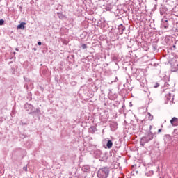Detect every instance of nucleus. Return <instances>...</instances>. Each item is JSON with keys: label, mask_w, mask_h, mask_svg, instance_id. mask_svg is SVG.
Returning a JSON list of instances; mask_svg holds the SVG:
<instances>
[{"label": "nucleus", "mask_w": 178, "mask_h": 178, "mask_svg": "<svg viewBox=\"0 0 178 178\" xmlns=\"http://www.w3.org/2000/svg\"><path fill=\"white\" fill-rule=\"evenodd\" d=\"M172 48L175 49L176 48V45H173Z\"/></svg>", "instance_id": "nucleus-24"}, {"label": "nucleus", "mask_w": 178, "mask_h": 178, "mask_svg": "<svg viewBox=\"0 0 178 178\" xmlns=\"http://www.w3.org/2000/svg\"><path fill=\"white\" fill-rule=\"evenodd\" d=\"M156 88L159 87V84L156 83V86H154Z\"/></svg>", "instance_id": "nucleus-22"}, {"label": "nucleus", "mask_w": 178, "mask_h": 178, "mask_svg": "<svg viewBox=\"0 0 178 178\" xmlns=\"http://www.w3.org/2000/svg\"><path fill=\"white\" fill-rule=\"evenodd\" d=\"M113 146V143L112 142V140H108L106 143L107 148H108V149H111V148H112Z\"/></svg>", "instance_id": "nucleus-10"}, {"label": "nucleus", "mask_w": 178, "mask_h": 178, "mask_svg": "<svg viewBox=\"0 0 178 178\" xmlns=\"http://www.w3.org/2000/svg\"><path fill=\"white\" fill-rule=\"evenodd\" d=\"M23 170L27 172V165L23 167Z\"/></svg>", "instance_id": "nucleus-18"}, {"label": "nucleus", "mask_w": 178, "mask_h": 178, "mask_svg": "<svg viewBox=\"0 0 178 178\" xmlns=\"http://www.w3.org/2000/svg\"><path fill=\"white\" fill-rule=\"evenodd\" d=\"M15 51H17V52H19V49H18V48H16V49H15Z\"/></svg>", "instance_id": "nucleus-23"}, {"label": "nucleus", "mask_w": 178, "mask_h": 178, "mask_svg": "<svg viewBox=\"0 0 178 178\" xmlns=\"http://www.w3.org/2000/svg\"><path fill=\"white\" fill-rule=\"evenodd\" d=\"M82 170H83V172H90V168L86 165L83 167Z\"/></svg>", "instance_id": "nucleus-13"}, {"label": "nucleus", "mask_w": 178, "mask_h": 178, "mask_svg": "<svg viewBox=\"0 0 178 178\" xmlns=\"http://www.w3.org/2000/svg\"><path fill=\"white\" fill-rule=\"evenodd\" d=\"M118 30L120 31V34H123V31L126 30V27L123 26V25L121 24L120 26H119Z\"/></svg>", "instance_id": "nucleus-8"}, {"label": "nucleus", "mask_w": 178, "mask_h": 178, "mask_svg": "<svg viewBox=\"0 0 178 178\" xmlns=\"http://www.w3.org/2000/svg\"><path fill=\"white\" fill-rule=\"evenodd\" d=\"M172 72H176V70H172Z\"/></svg>", "instance_id": "nucleus-26"}, {"label": "nucleus", "mask_w": 178, "mask_h": 178, "mask_svg": "<svg viewBox=\"0 0 178 178\" xmlns=\"http://www.w3.org/2000/svg\"><path fill=\"white\" fill-rule=\"evenodd\" d=\"M173 97H175V95H172L171 93L166 95L165 99L167 102H165V104H169L170 102V104H172V103L173 102Z\"/></svg>", "instance_id": "nucleus-3"}, {"label": "nucleus", "mask_w": 178, "mask_h": 178, "mask_svg": "<svg viewBox=\"0 0 178 178\" xmlns=\"http://www.w3.org/2000/svg\"><path fill=\"white\" fill-rule=\"evenodd\" d=\"M164 87H167V88L170 87L169 83H165V84H164Z\"/></svg>", "instance_id": "nucleus-19"}, {"label": "nucleus", "mask_w": 178, "mask_h": 178, "mask_svg": "<svg viewBox=\"0 0 178 178\" xmlns=\"http://www.w3.org/2000/svg\"><path fill=\"white\" fill-rule=\"evenodd\" d=\"M38 45H40H40H42V43L41 42H38Z\"/></svg>", "instance_id": "nucleus-20"}, {"label": "nucleus", "mask_w": 178, "mask_h": 178, "mask_svg": "<svg viewBox=\"0 0 178 178\" xmlns=\"http://www.w3.org/2000/svg\"><path fill=\"white\" fill-rule=\"evenodd\" d=\"M151 129H152V125H150V127H149V129L151 130Z\"/></svg>", "instance_id": "nucleus-25"}, {"label": "nucleus", "mask_w": 178, "mask_h": 178, "mask_svg": "<svg viewBox=\"0 0 178 178\" xmlns=\"http://www.w3.org/2000/svg\"><path fill=\"white\" fill-rule=\"evenodd\" d=\"M110 127H111V131H115V130H116V129H118V124L111 123L110 124Z\"/></svg>", "instance_id": "nucleus-7"}, {"label": "nucleus", "mask_w": 178, "mask_h": 178, "mask_svg": "<svg viewBox=\"0 0 178 178\" xmlns=\"http://www.w3.org/2000/svg\"><path fill=\"white\" fill-rule=\"evenodd\" d=\"M26 24L25 22H21L20 24H19L17 26V29H21L22 30H24L25 29V26L24 25Z\"/></svg>", "instance_id": "nucleus-11"}, {"label": "nucleus", "mask_w": 178, "mask_h": 178, "mask_svg": "<svg viewBox=\"0 0 178 178\" xmlns=\"http://www.w3.org/2000/svg\"><path fill=\"white\" fill-rule=\"evenodd\" d=\"M149 120H152L154 119V116L151 115V113H147Z\"/></svg>", "instance_id": "nucleus-14"}, {"label": "nucleus", "mask_w": 178, "mask_h": 178, "mask_svg": "<svg viewBox=\"0 0 178 178\" xmlns=\"http://www.w3.org/2000/svg\"><path fill=\"white\" fill-rule=\"evenodd\" d=\"M158 133H162V129H159Z\"/></svg>", "instance_id": "nucleus-21"}, {"label": "nucleus", "mask_w": 178, "mask_h": 178, "mask_svg": "<svg viewBox=\"0 0 178 178\" xmlns=\"http://www.w3.org/2000/svg\"><path fill=\"white\" fill-rule=\"evenodd\" d=\"M153 139H154V134L149 131L148 132L146 136H143L140 139V145H142V147H144V145L147 144V143H149V141H151V140H153Z\"/></svg>", "instance_id": "nucleus-2"}, {"label": "nucleus", "mask_w": 178, "mask_h": 178, "mask_svg": "<svg viewBox=\"0 0 178 178\" xmlns=\"http://www.w3.org/2000/svg\"><path fill=\"white\" fill-rule=\"evenodd\" d=\"M24 108L26 111H27L28 112H32L33 109H34V106H33L32 104H30L29 103L25 104Z\"/></svg>", "instance_id": "nucleus-4"}, {"label": "nucleus", "mask_w": 178, "mask_h": 178, "mask_svg": "<svg viewBox=\"0 0 178 178\" xmlns=\"http://www.w3.org/2000/svg\"><path fill=\"white\" fill-rule=\"evenodd\" d=\"M3 23H5V21L3 19H0V26H3Z\"/></svg>", "instance_id": "nucleus-16"}, {"label": "nucleus", "mask_w": 178, "mask_h": 178, "mask_svg": "<svg viewBox=\"0 0 178 178\" xmlns=\"http://www.w3.org/2000/svg\"><path fill=\"white\" fill-rule=\"evenodd\" d=\"M24 81H26V82L30 81V79H29V78H27L26 76H24Z\"/></svg>", "instance_id": "nucleus-17"}, {"label": "nucleus", "mask_w": 178, "mask_h": 178, "mask_svg": "<svg viewBox=\"0 0 178 178\" xmlns=\"http://www.w3.org/2000/svg\"><path fill=\"white\" fill-rule=\"evenodd\" d=\"M110 172L111 170H109V168L104 167L99 170V172H97V176L99 178H107L109 177Z\"/></svg>", "instance_id": "nucleus-1"}, {"label": "nucleus", "mask_w": 178, "mask_h": 178, "mask_svg": "<svg viewBox=\"0 0 178 178\" xmlns=\"http://www.w3.org/2000/svg\"><path fill=\"white\" fill-rule=\"evenodd\" d=\"M170 123L172 126H178V118L174 117L171 119Z\"/></svg>", "instance_id": "nucleus-5"}, {"label": "nucleus", "mask_w": 178, "mask_h": 178, "mask_svg": "<svg viewBox=\"0 0 178 178\" xmlns=\"http://www.w3.org/2000/svg\"><path fill=\"white\" fill-rule=\"evenodd\" d=\"M162 26L164 29H169V23L168 19H162Z\"/></svg>", "instance_id": "nucleus-6"}, {"label": "nucleus", "mask_w": 178, "mask_h": 178, "mask_svg": "<svg viewBox=\"0 0 178 178\" xmlns=\"http://www.w3.org/2000/svg\"><path fill=\"white\" fill-rule=\"evenodd\" d=\"M170 140H172V138L170 137V135H165L164 136V141H165V143H168V141H170Z\"/></svg>", "instance_id": "nucleus-12"}, {"label": "nucleus", "mask_w": 178, "mask_h": 178, "mask_svg": "<svg viewBox=\"0 0 178 178\" xmlns=\"http://www.w3.org/2000/svg\"><path fill=\"white\" fill-rule=\"evenodd\" d=\"M81 47H82V49H86L87 48V44H83L81 45Z\"/></svg>", "instance_id": "nucleus-15"}, {"label": "nucleus", "mask_w": 178, "mask_h": 178, "mask_svg": "<svg viewBox=\"0 0 178 178\" xmlns=\"http://www.w3.org/2000/svg\"><path fill=\"white\" fill-rule=\"evenodd\" d=\"M95 131H97V127L93 126L89 128V133H91V134H94Z\"/></svg>", "instance_id": "nucleus-9"}, {"label": "nucleus", "mask_w": 178, "mask_h": 178, "mask_svg": "<svg viewBox=\"0 0 178 178\" xmlns=\"http://www.w3.org/2000/svg\"><path fill=\"white\" fill-rule=\"evenodd\" d=\"M13 54H14V55H15V54H16V52H14Z\"/></svg>", "instance_id": "nucleus-27"}]
</instances>
